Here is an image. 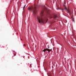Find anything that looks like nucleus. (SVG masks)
Masks as SVG:
<instances>
[{
  "label": "nucleus",
  "mask_w": 76,
  "mask_h": 76,
  "mask_svg": "<svg viewBox=\"0 0 76 76\" xmlns=\"http://www.w3.org/2000/svg\"><path fill=\"white\" fill-rule=\"evenodd\" d=\"M44 10H46V12L48 13H49V10L47 9V7H46L45 6L43 8V10L40 13V16H38L37 17V19L39 23H47V22L48 21L47 18L44 16Z\"/></svg>",
  "instance_id": "nucleus-1"
},
{
  "label": "nucleus",
  "mask_w": 76,
  "mask_h": 76,
  "mask_svg": "<svg viewBox=\"0 0 76 76\" xmlns=\"http://www.w3.org/2000/svg\"><path fill=\"white\" fill-rule=\"evenodd\" d=\"M28 10L31 11L33 12V15H34V16H36L37 12V8L36 6H35L34 7H29L28 8Z\"/></svg>",
  "instance_id": "nucleus-2"
},
{
  "label": "nucleus",
  "mask_w": 76,
  "mask_h": 76,
  "mask_svg": "<svg viewBox=\"0 0 76 76\" xmlns=\"http://www.w3.org/2000/svg\"><path fill=\"white\" fill-rule=\"evenodd\" d=\"M51 49H48V48H46V49H45L44 50H42V51H44V53H45V52L46 51H48V52H50V51H51Z\"/></svg>",
  "instance_id": "nucleus-3"
},
{
  "label": "nucleus",
  "mask_w": 76,
  "mask_h": 76,
  "mask_svg": "<svg viewBox=\"0 0 76 76\" xmlns=\"http://www.w3.org/2000/svg\"><path fill=\"white\" fill-rule=\"evenodd\" d=\"M65 9H66V10L67 11V13H69V15H71V12H70V11H69V10H67V7H66L65 6Z\"/></svg>",
  "instance_id": "nucleus-4"
},
{
  "label": "nucleus",
  "mask_w": 76,
  "mask_h": 76,
  "mask_svg": "<svg viewBox=\"0 0 76 76\" xmlns=\"http://www.w3.org/2000/svg\"><path fill=\"white\" fill-rule=\"evenodd\" d=\"M25 7H26V5H25L23 7V10H24V9H25Z\"/></svg>",
  "instance_id": "nucleus-5"
},
{
  "label": "nucleus",
  "mask_w": 76,
  "mask_h": 76,
  "mask_svg": "<svg viewBox=\"0 0 76 76\" xmlns=\"http://www.w3.org/2000/svg\"><path fill=\"white\" fill-rule=\"evenodd\" d=\"M54 18L55 19H56V18H57V16L56 15H55L54 16Z\"/></svg>",
  "instance_id": "nucleus-6"
},
{
  "label": "nucleus",
  "mask_w": 76,
  "mask_h": 76,
  "mask_svg": "<svg viewBox=\"0 0 76 76\" xmlns=\"http://www.w3.org/2000/svg\"><path fill=\"white\" fill-rule=\"evenodd\" d=\"M48 76H52L51 74H50L49 75H48Z\"/></svg>",
  "instance_id": "nucleus-7"
},
{
  "label": "nucleus",
  "mask_w": 76,
  "mask_h": 76,
  "mask_svg": "<svg viewBox=\"0 0 76 76\" xmlns=\"http://www.w3.org/2000/svg\"><path fill=\"white\" fill-rule=\"evenodd\" d=\"M23 46H25V47H26V45H25V44L23 45Z\"/></svg>",
  "instance_id": "nucleus-8"
},
{
  "label": "nucleus",
  "mask_w": 76,
  "mask_h": 76,
  "mask_svg": "<svg viewBox=\"0 0 76 76\" xmlns=\"http://www.w3.org/2000/svg\"><path fill=\"white\" fill-rule=\"evenodd\" d=\"M72 20V21H73V22H74V19H73V20Z\"/></svg>",
  "instance_id": "nucleus-9"
},
{
  "label": "nucleus",
  "mask_w": 76,
  "mask_h": 76,
  "mask_svg": "<svg viewBox=\"0 0 76 76\" xmlns=\"http://www.w3.org/2000/svg\"><path fill=\"white\" fill-rule=\"evenodd\" d=\"M50 46H48V48H49V47Z\"/></svg>",
  "instance_id": "nucleus-10"
},
{
  "label": "nucleus",
  "mask_w": 76,
  "mask_h": 76,
  "mask_svg": "<svg viewBox=\"0 0 76 76\" xmlns=\"http://www.w3.org/2000/svg\"><path fill=\"white\" fill-rule=\"evenodd\" d=\"M64 10L63 9H62V10Z\"/></svg>",
  "instance_id": "nucleus-11"
},
{
  "label": "nucleus",
  "mask_w": 76,
  "mask_h": 76,
  "mask_svg": "<svg viewBox=\"0 0 76 76\" xmlns=\"http://www.w3.org/2000/svg\"><path fill=\"white\" fill-rule=\"evenodd\" d=\"M15 56H16V55L15 54Z\"/></svg>",
  "instance_id": "nucleus-12"
},
{
  "label": "nucleus",
  "mask_w": 76,
  "mask_h": 76,
  "mask_svg": "<svg viewBox=\"0 0 76 76\" xmlns=\"http://www.w3.org/2000/svg\"><path fill=\"white\" fill-rule=\"evenodd\" d=\"M31 65H32L31 64V65H30V66H31Z\"/></svg>",
  "instance_id": "nucleus-13"
}]
</instances>
